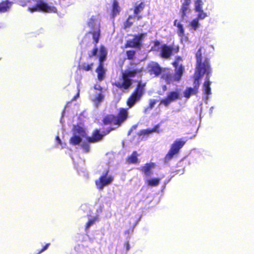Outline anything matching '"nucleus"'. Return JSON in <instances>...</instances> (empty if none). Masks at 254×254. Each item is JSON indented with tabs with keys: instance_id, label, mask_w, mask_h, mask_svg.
I'll return each mask as SVG.
<instances>
[{
	"instance_id": "nucleus-25",
	"label": "nucleus",
	"mask_w": 254,
	"mask_h": 254,
	"mask_svg": "<svg viewBox=\"0 0 254 254\" xmlns=\"http://www.w3.org/2000/svg\"><path fill=\"white\" fill-rule=\"evenodd\" d=\"M174 25L178 28V35L181 37H183L185 36V30L183 25L180 22H178V20L176 19L174 22Z\"/></svg>"
},
{
	"instance_id": "nucleus-1",
	"label": "nucleus",
	"mask_w": 254,
	"mask_h": 254,
	"mask_svg": "<svg viewBox=\"0 0 254 254\" xmlns=\"http://www.w3.org/2000/svg\"><path fill=\"white\" fill-rule=\"evenodd\" d=\"M205 55V49L204 47L201 46L195 53L196 66L195 69V76L200 75V79L205 74H206L205 80L203 84L202 88L204 94L208 96L211 94L210 81V77L211 74L212 70L210 66L209 58L202 55Z\"/></svg>"
},
{
	"instance_id": "nucleus-48",
	"label": "nucleus",
	"mask_w": 254,
	"mask_h": 254,
	"mask_svg": "<svg viewBox=\"0 0 254 254\" xmlns=\"http://www.w3.org/2000/svg\"><path fill=\"white\" fill-rule=\"evenodd\" d=\"M131 131V130H130L129 132H128V134H130V132Z\"/></svg>"
},
{
	"instance_id": "nucleus-7",
	"label": "nucleus",
	"mask_w": 254,
	"mask_h": 254,
	"mask_svg": "<svg viewBox=\"0 0 254 254\" xmlns=\"http://www.w3.org/2000/svg\"><path fill=\"white\" fill-rule=\"evenodd\" d=\"M109 168L106 169L98 179L95 181L97 188L101 190L106 186L111 184L114 180V177L110 174Z\"/></svg>"
},
{
	"instance_id": "nucleus-45",
	"label": "nucleus",
	"mask_w": 254,
	"mask_h": 254,
	"mask_svg": "<svg viewBox=\"0 0 254 254\" xmlns=\"http://www.w3.org/2000/svg\"><path fill=\"white\" fill-rule=\"evenodd\" d=\"M79 90H78V91L77 93V94L72 98V99H71V101H73L76 100L79 97Z\"/></svg>"
},
{
	"instance_id": "nucleus-26",
	"label": "nucleus",
	"mask_w": 254,
	"mask_h": 254,
	"mask_svg": "<svg viewBox=\"0 0 254 254\" xmlns=\"http://www.w3.org/2000/svg\"><path fill=\"white\" fill-rule=\"evenodd\" d=\"M82 141L81 136L73 134L69 139V143L72 145H78Z\"/></svg>"
},
{
	"instance_id": "nucleus-35",
	"label": "nucleus",
	"mask_w": 254,
	"mask_h": 254,
	"mask_svg": "<svg viewBox=\"0 0 254 254\" xmlns=\"http://www.w3.org/2000/svg\"><path fill=\"white\" fill-rule=\"evenodd\" d=\"M89 143H89L87 141V142H83L82 144H81V146L82 148L84 150V152L86 153H87V152H89V151H90Z\"/></svg>"
},
{
	"instance_id": "nucleus-13",
	"label": "nucleus",
	"mask_w": 254,
	"mask_h": 254,
	"mask_svg": "<svg viewBox=\"0 0 254 254\" xmlns=\"http://www.w3.org/2000/svg\"><path fill=\"white\" fill-rule=\"evenodd\" d=\"M200 75L195 76L194 74L193 87L187 88L184 92V96L187 98H189L191 94L196 95L198 92L199 87Z\"/></svg>"
},
{
	"instance_id": "nucleus-3",
	"label": "nucleus",
	"mask_w": 254,
	"mask_h": 254,
	"mask_svg": "<svg viewBox=\"0 0 254 254\" xmlns=\"http://www.w3.org/2000/svg\"><path fill=\"white\" fill-rule=\"evenodd\" d=\"M182 61L180 56H177L175 61L172 63V65L175 68V73L173 74L170 71H163L162 78L165 80L168 84H170L174 81L179 82L181 79L184 73L185 68L182 64L179 65V63Z\"/></svg>"
},
{
	"instance_id": "nucleus-19",
	"label": "nucleus",
	"mask_w": 254,
	"mask_h": 254,
	"mask_svg": "<svg viewBox=\"0 0 254 254\" xmlns=\"http://www.w3.org/2000/svg\"><path fill=\"white\" fill-rule=\"evenodd\" d=\"M92 36L94 40V43L95 45L98 43L101 36L100 26L99 25L93 30L89 32Z\"/></svg>"
},
{
	"instance_id": "nucleus-6",
	"label": "nucleus",
	"mask_w": 254,
	"mask_h": 254,
	"mask_svg": "<svg viewBox=\"0 0 254 254\" xmlns=\"http://www.w3.org/2000/svg\"><path fill=\"white\" fill-rule=\"evenodd\" d=\"M107 56V51L105 47L101 45L99 48V64L96 69L97 78L99 81H102L105 77L106 69L104 67V62Z\"/></svg>"
},
{
	"instance_id": "nucleus-8",
	"label": "nucleus",
	"mask_w": 254,
	"mask_h": 254,
	"mask_svg": "<svg viewBox=\"0 0 254 254\" xmlns=\"http://www.w3.org/2000/svg\"><path fill=\"white\" fill-rule=\"evenodd\" d=\"M186 141L182 139L176 140L171 145L170 148L164 157L165 162H168L172 159L175 155L180 152V149L184 146Z\"/></svg>"
},
{
	"instance_id": "nucleus-27",
	"label": "nucleus",
	"mask_w": 254,
	"mask_h": 254,
	"mask_svg": "<svg viewBox=\"0 0 254 254\" xmlns=\"http://www.w3.org/2000/svg\"><path fill=\"white\" fill-rule=\"evenodd\" d=\"M160 181L161 179L159 178H151L147 181V184L150 187H156L159 184Z\"/></svg>"
},
{
	"instance_id": "nucleus-11",
	"label": "nucleus",
	"mask_w": 254,
	"mask_h": 254,
	"mask_svg": "<svg viewBox=\"0 0 254 254\" xmlns=\"http://www.w3.org/2000/svg\"><path fill=\"white\" fill-rule=\"evenodd\" d=\"M145 33H140L135 35L132 40H127L125 44V47L140 49L142 46V42L143 40Z\"/></svg>"
},
{
	"instance_id": "nucleus-40",
	"label": "nucleus",
	"mask_w": 254,
	"mask_h": 254,
	"mask_svg": "<svg viewBox=\"0 0 254 254\" xmlns=\"http://www.w3.org/2000/svg\"><path fill=\"white\" fill-rule=\"evenodd\" d=\"M98 49L97 47H95L92 51V53L91 55H89L90 58H92L93 56H96L97 52H98Z\"/></svg>"
},
{
	"instance_id": "nucleus-36",
	"label": "nucleus",
	"mask_w": 254,
	"mask_h": 254,
	"mask_svg": "<svg viewBox=\"0 0 254 254\" xmlns=\"http://www.w3.org/2000/svg\"><path fill=\"white\" fill-rule=\"evenodd\" d=\"M160 45V42L158 40H155L154 42V45L151 48V51H158L159 50L158 47Z\"/></svg>"
},
{
	"instance_id": "nucleus-17",
	"label": "nucleus",
	"mask_w": 254,
	"mask_h": 254,
	"mask_svg": "<svg viewBox=\"0 0 254 254\" xmlns=\"http://www.w3.org/2000/svg\"><path fill=\"white\" fill-rule=\"evenodd\" d=\"M145 6V3L144 2H141L139 4L136 3L133 6V11L134 17H135L137 20H139L142 18L141 15H139V14L144 9Z\"/></svg>"
},
{
	"instance_id": "nucleus-29",
	"label": "nucleus",
	"mask_w": 254,
	"mask_h": 254,
	"mask_svg": "<svg viewBox=\"0 0 254 254\" xmlns=\"http://www.w3.org/2000/svg\"><path fill=\"white\" fill-rule=\"evenodd\" d=\"M190 11V9L189 7L181 6V8L180 9L181 16V21H183L186 16L187 13H188Z\"/></svg>"
},
{
	"instance_id": "nucleus-30",
	"label": "nucleus",
	"mask_w": 254,
	"mask_h": 254,
	"mask_svg": "<svg viewBox=\"0 0 254 254\" xmlns=\"http://www.w3.org/2000/svg\"><path fill=\"white\" fill-rule=\"evenodd\" d=\"M126 55L127 60H132L135 58V51L132 50L127 51Z\"/></svg>"
},
{
	"instance_id": "nucleus-24",
	"label": "nucleus",
	"mask_w": 254,
	"mask_h": 254,
	"mask_svg": "<svg viewBox=\"0 0 254 254\" xmlns=\"http://www.w3.org/2000/svg\"><path fill=\"white\" fill-rule=\"evenodd\" d=\"M10 7V2L7 0H3L0 2V12H6Z\"/></svg>"
},
{
	"instance_id": "nucleus-18",
	"label": "nucleus",
	"mask_w": 254,
	"mask_h": 254,
	"mask_svg": "<svg viewBox=\"0 0 254 254\" xmlns=\"http://www.w3.org/2000/svg\"><path fill=\"white\" fill-rule=\"evenodd\" d=\"M203 3L201 0H194V11L198 13L197 14H204L205 15L204 17H207L206 12H204L203 10Z\"/></svg>"
},
{
	"instance_id": "nucleus-44",
	"label": "nucleus",
	"mask_w": 254,
	"mask_h": 254,
	"mask_svg": "<svg viewBox=\"0 0 254 254\" xmlns=\"http://www.w3.org/2000/svg\"><path fill=\"white\" fill-rule=\"evenodd\" d=\"M124 247L127 252L130 249V245L128 241H127L124 244Z\"/></svg>"
},
{
	"instance_id": "nucleus-38",
	"label": "nucleus",
	"mask_w": 254,
	"mask_h": 254,
	"mask_svg": "<svg viewBox=\"0 0 254 254\" xmlns=\"http://www.w3.org/2000/svg\"><path fill=\"white\" fill-rule=\"evenodd\" d=\"M50 245V243H47L43 247V248L40 250L38 253L36 254H40L41 253H42V252H44L45 251H46V250L48 249V247H49V246Z\"/></svg>"
},
{
	"instance_id": "nucleus-43",
	"label": "nucleus",
	"mask_w": 254,
	"mask_h": 254,
	"mask_svg": "<svg viewBox=\"0 0 254 254\" xmlns=\"http://www.w3.org/2000/svg\"><path fill=\"white\" fill-rule=\"evenodd\" d=\"M190 2L191 0H184L182 6L189 7Z\"/></svg>"
},
{
	"instance_id": "nucleus-2",
	"label": "nucleus",
	"mask_w": 254,
	"mask_h": 254,
	"mask_svg": "<svg viewBox=\"0 0 254 254\" xmlns=\"http://www.w3.org/2000/svg\"><path fill=\"white\" fill-rule=\"evenodd\" d=\"M130 65L132 67H129L125 72H123L118 80L112 83L122 91L128 90L132 84V80L131 78L140 74L143 70V67H135L137 64L134 63H130Z\"/></svg>"
},
{
	"instance_id": "nucleus-47",
	"label": "nucleus",
	"mask_w": 254,
	"mask_h": 254,
	"mask_svg": "<svg viewBox=\"0 0 254 254\" xmlns=\"http://www.w3.org/2000/svg\"><path fill=\"white\" fill-rule=\"evenodd\" d=\"M94 88L96 90L102 91V88L100 86H98V87H96V86L94 87Z\"/></svg>"
},
{
	"instance_id": "nucleus-14",
	"label": "nucleus",
	"mask_w": 254,
	"mask_h": 254,
	"mask_svg": "<svg viewBox=\"0 0 254 254\" xmlns=\"http://www.w3.org/2000/svg\"><path fill=\"white\" fill-rule=\"evenodd\" d=\"M147 70L150 75H153L156 77L160 75L163 71L162 67L159 64L154 62H151L148 64Z\"/></svg>"
},
{
	"instance_id": "nucleus-28",
	"label": "nucleus",
	"mask_w": 254,
	"mask_h": 254,
	"mask_svg": "<svg viewBox=\"0 0 254 254\" xmlns=\"http://www.w3.org/2000/svg\"><path fill=\"white\" fill-rule=\"evenodd\" d=\"M94 65L93 63L90 64H87L83 63L82 65L79 66V69L83 71H88L92 70L93 66Z\"/></svg>"
},
{
	"instance_id": "nucleus-23",
	"label": "nucleus",
	"mask_w": 254,
	"mask_h": 254,
	"mask_svg": "<svg viewBox=\"0 0 254 254\" xmlns=\"http://www.w3.org/2000/svg\"><path fill=\"white\" fill-rule=\"evenodd\" d=\"M126 161L128 164H136L138 163L137 153L136 151L132 152V154L127 157Z\"/></svg>"
},
{
	"instance_id": "nucleus-4",
	"label": "nucleus",
	"mask_w": 254,
	"mask_h": 254,
	"mask_svg": "<svg viewBox=\"0 0 254 254\" xmlns=\"http://www.w3.org/2000/svg\"><path fill=\"white\" fill-rule=\"evenodd\" d=\"M127 109L121 108L117 116L113 114H108L103 117L102 122L105 125L113 124L117 126L118 127L127 120Z\"/></svg>"
},
{
	"instance_id": "nucleus-46",
	"label": "nucleus",
	"mask_w": 254,
	"mask_h": 254,
	"mask_svg": "<svg viewBox=\"0 0 254 254\" xmlns=\"http://www.w3.org/2000/svg\"><path fill=\"white\" fill-rule=\"evenodd\" d=\"M58 143L60 145H62V141L59 136H57L56 138Z\"/></svg>"
},
{
	"instance_id": "nucleus-32",
	"label": "nucleus",
	"mask_w": 254,
	"mask_h": 254,
	"mask_svg": "<svg viewBox=\"0 0 254 254\" xmlns=\"http://www.w3.org/2000/svg\"><path fill=\"white\" fill-rule=\"evenodd\" d=\"M104 96L102 93H99L96 95L94 99V101L96 103H99L104 99Z\"/></svg>"
},
{
	"instance_id": "nucleus-33",
	"label": "nucleus",
	"mask_w": 254,
	"mask_h": 254,
	"mask_svg": "<svg viewBox=\"0 0 254 254\" xmlns=\"http://www.w3.org/2000/svg\"><path fill=\"white\" fill-rule=\"evenodd\" d=\"M96 21V17L95 16H92L91 18L89 19V21L87 23V25L91 28H93L95 22Z\"/></svg>"
},
{
	"instance_id": "nucleus-10",
	"label": "nucleus",
	"mask_w": 254,
	"mask_h": 254,
	"mask_svg": "<svg viewBox=\"0 0 254 254\" xmlns=\"http://www.w3.org/2000/svg\"><path fill=\"white\" fill-rule=\"evenodd\" d=\"M180 51V47L178 45L172 44L170 45L164 44L161 46L160 56L165 59H169L172 56L178 53Z\"/></svg>"
},
{
	"instance_id": "nucleus-39",
	"label": "nucleus",
	"mask_w": 254,
	"mask_h": 254,
	"mask_svg": "<svg viewBox=\"0 0 254 254\" xmlns=\"http://www.w3.org/2000/svg\"><path fill=\"white\" fill-rule=\"evenodd\" d=\"M28 10L30 12H32V13H33L34 12H36V11H39L38 7H37V5L36 4L35 5L32 6V7H29L28 8Z\"/></svg>"
},
{
	"instance_id": "nucleus-42",
	"label": "nucleus",
	"mask_w": 254,
	"mask_h": 254,
	"mask_svg": "<svg viewBox=\"0 0 254 254\" xmlns=\"http://www.w3.org/2000/svg\"><path fill=\"white\" fill-rule=\"evenodd\" d=\"M156 103V101L154 99L150 100L149 104V107L150 109H152L154 107V105Z\"/></svg>"
},
{
	"instance_id": "nucleus-5",
	"label": "nucleus",
	"mask_w": 254,
	"mask_h": 254,
	"mask_svg": "<svg viewBox=\"0 0 254 254\" xmlns=\"http://www.w3.org/2000/svg\"><path fill=\"white\" fill-rule=\"evenodd\" d=\"M145 83L141 81L138 82L135 88L127 98V105L129 108L134 106L137 102L139 101L145 92Z\"/></svg>"
},
{
	"instance_id": "nucleus-20",
	"label": "nucleus",
	"mask_w": 254,
	"mask_h": 254,
	"mask_svg": "<svg viewBox=\"0 0 254 254\" xmlns=\"http://www.w3.org/2000/svg\"><path fill=\"white\" fill-rule=\"evenodd\" d=\"M121 11V7L119 5V2L117 0H114L113 1L111 15L113 18L119 15Z\"/></svg>"
},
{
	"instance_id": "nucleus-37",
	"label": "nucleus",
	"mask_w": 254,
	"mask_h": 254,
	"mask_svg": "<svg viewBox=\"0 0 254 254\" xmlns=\"http://www.w3.org/2000/svg\"><path fill=\"white\" fill-rule=\"evenodd\" d=\"M151 128H147L146 129H142L140 131V135H146L152 133Z\"/></svg>"
},
{
	"instance_id": "nucleus-41",
	"label": "nucleus",
	"mask_w": 254,
	"mask_h": 254,
	"mask_svg": "<svg viewBox=\"0 0 254 254\" xmlns=\"http://www.w3.org/2000/svg\"><path fill=\"white\" fill-rule=\"evenodd\" d=\"M159 127H160V125L157 124V125H155V126H154L152 128H151V130L153 132L159 133Z\"/></svg>"
},
{
	"instance_id": "nucleus-15",
	"label": "nucleus",
	"mask_w": 254,
	"mask_h": 254,
	"mask_svg": "<svg viewBox=\"0 0 254 254\" xmlns=\"http://www.w3.org/2000/svg\"><path fill=\"white\" fill-rule=\"evenodd\" d=\"M36 5L39 11H42L46 13H55L57 11L56 7L49 6L47 3L45 2L42 0H39L36 3Z\"/></svg>"
},
{
	"instance_id": "nucleus-21",
	"label": "nucleus",
	"mask_w": 254,
	"mask_h": 254,
	"mask_svg": "<svg viewBox=\"0 0 254 254\" xmlns=\"http://www.w3.org/2000/svg\"><path fill=\"white\" fill-rule=\"evenodd\" d=\"M205 15L203 14H197V17L194 18L190 23V25L191 26L192 29L194 30H196L199 26V20H203L206 17L204 16Z\"/></svg>"
},
{
	"instance_id": "nucleus-12",
	"label": "nucleus",
	"mask_w": 254,
	"mask_h": 254,
	"mask_svg": "<svg viewBox=\"0 0 254 254\" xmlns=\"http://www.w3.org/2000/svg\"><path fill=\"white\" fill-rule=\"evenodd\" d=\"M180 99V94L179 91L176 90L170 92L167 97L160 101V105L168 107L169 105L176 100Z\"/></svg>"
},
{
	"instance_id": "nucleus-31",
	"label": "nucleus",
	"mask_w": 254,
	"mask_h": 254,
	"mask_svg": "<svg viewBox=\"0 0 254 254\" xmlns=\"http://www.w3.org/2000/svg\"><path fill=\"white\" fill-rule=\"evenodd\" d=\"M133 16L132 15H129L127 20L124 22V28L127 29V28L130 27L133 24V22L130 21V19L133 18Z\"/></svg>"
},
{
	"instance_id": "nucleus-34",
	"label": "nucleus",
	"mask_w": 254,
	"mask_h": 254,
	"mask_svg": "<svg viewBox=\"0 0 254 254\" xmlns=\"http://www.w3.org/2000/svg\"><path fill=\"white\" fill-rule=\"evenodd\" d=\"M97 220V217H94L92 219L89 220L85 225V229H88L91 226H92Z\"/></svg>"
},
{
	"instance_id": "nucleus-9",
	"label": "nucleus",
	"mask_w": 254,
	"mask_h": 254,
	"mask_svg": "<svg viewBox=\"0 0 254 254\" xmlns=\"http://www.w3.org/2000/svg\"><path fill=\"white\" fill-rule=\"evenodd\" d=\"M115 127H108L105 130L101 132L100 129L95 128L92 132L91 136H87L86 140L90 143H95L101 141L104 137L108 134L111 131L115 130Z\"/></svg>"
},
{
	"instance_id": "nucleus-16",
	"label": "nucleus",
	"mask_w": 254,
	"mask_h": 254,
	"mask_svg": "<svg viewBox=\"0 0 254 254\" xmlns=\"http://www.w3.org/2000/svg\"><path fill=\"white\" fill-rule=\"evenodd\" d=\"M155 167V163L153 162H149L145 164L143 166H141L139 170L143 173L144 175L147 177L150 176L152 174V169Z\"/></svg>"
},
{
	"instance_id": "nucleus-22",
	"label": "nucleus",
	"mask_w": 254,
	"mask_h": 254,
	"mask_svg": "<svg viewBox=\"0 0 254 254\" xmlns=\"http://www.w3.org/2000/svg\"><path fill=\"white\" fill-rule=\"evenodd\" d=\"M73 134L76 135L78 134L79 135L78 136H80L81 137H83L86 138L87 137L86 136L87 133L85 129L83 127L79 126L74 127L73 129Z\"/></svg>"
}]
</instances>
